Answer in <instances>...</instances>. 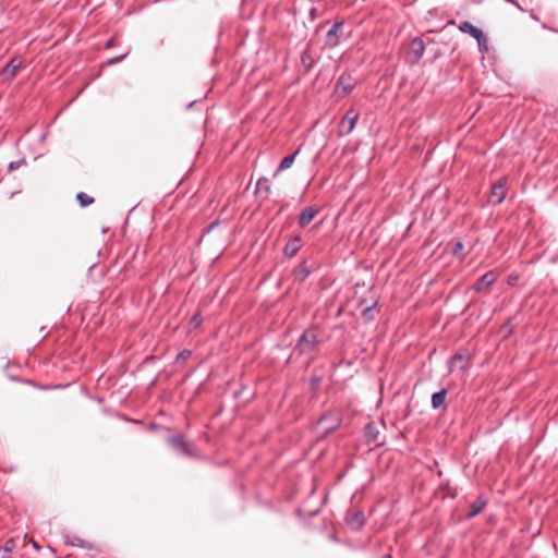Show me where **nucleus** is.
Here are the masks:
<instances>
[{
  "label": "nucleus",
  "mask_w": 558,
  "mask_h": 558,
  "mask_svg": "<svg viewBox=\"0 0 558 558\" xmlns=\"http://www.w3.org/2000/svg\"><path fill=\"white\" fill-rule=\"evenodd\" d=\"M318 349V330L315 327L307 328L303 331L294 348V352L299 355H313Z\"/></svg>",
  "instance_id": "nucleus-1"
},
{
  "label": "nucleus",
  "mask_w": 558,
  "mask_h": 558,
  "mask_svg": "<svg viewBox=\"0 0 558 558\" xmlns=\"http://www.w3.org/2000/svg\"><path fill=\"white\" fill-rule=\"evenodd\" d=\"M359 116V112L354 108H350L347 111L339 123L338 132L340 136L349 135L354 130Z\"/></svg>",
  "instance_id": "nucleus-2"
},
{
  "label": "nucleus",
  "mask_w": 558,
  "mask_h": 558,
  "mask_svg": "<svg viewBox=\"0 0 558 558\" xmlns=\"http://www.w3.org/2000/svg\"><path fill=\"white\" fill-rule=\"evenodd\" d=\"M343 22H336L330 29L326 34L325 38V47L332 49L337 47L340 43V37L342 34Z\"/></svg>",
  "instance_id": "nucleus-3"
},
{
  "label": "nucleus",
  "mask_w": 558,
  "mask_h": 558,
  "mask_svg": "<svg viewBox=\"0 0 558 558\" xmlns=\"http://www.w3.org/2000/svg\"><path fill=\"white\" fill-rule=\"evenodd\" d=\"M168 442L171 445V447L173 449H175L177 451H179L185 456L193 454L190 445L185 441V438H184L183 434H181V433L171 435L168 438Z\"/></svg>",
  "instance_id": "nucleus-4"
},
{
  "label": "nucleus",
  "mask_w": 558,
  "mask_h": 558,
  "mask_svg": "<svg viewBox=\"0 0 558 558\" xmlns=\"http://www.w3.org/2000/svg\"><path fill=\"white\" fill-rule=\"evenodd\" d=\"M460 31L470 34L477 40L478 47L482 49L485 46L486 38L482 29L475 27L470 22H462L459 26Z\"/></svg>",
  "instance_id": "nucleus-5"
},
{
  "label": "nucleus",
  "mask_w": 558,
  "mask_h": 558,
  "mask_svg": "<svg viewBox=\"0 0 558 558\" xmlns=\"http://www.w3.org/2000/svg\"><path fill=\"white\" fill-rule=\"evenodd\" d=\"M23 65H24L23 60L19 57H14L2 69L1 75L4 76L5 80L10 81L16 76L17 71L21 68H23Z\"/></svg>",
  "instance_id": "nucleus-6"
},
{
  "label": "nucleus",
  "mask_w": 558,
  "mask_h": 558,
  "mask_svg": "<svg viewBox=\"0 0 558 558\" xmlns=\"http://www.w3.org/2000/svg\"><path fill=\"white\" fill-rule=\"evenodd\" d=\"M507 179H501L490 189V203L499 204L506 197Z\"/></svg>",
  "instance_id": "nucleus-7"
},
{
  "label": "nucleus",
  "mask_w": 558,
  "mask_h": 558,
  "mask_svg": "<svg viewBox=\"0 0 558 558\" xmlns=\"http://www.w3.org/2000/svg\"><path fill=\"white\" fill-rule=\"evenodd\" d=\"M303 240L301 235L298 234L290 238L283 247V255L289 258L295 256L296 253L301 250Z\"/></svg>",
  "instance_id": "nucleus-8"
},
{
  "label": "nucleus",
  "mask_w": 558,
  "mask_h": 558,
  "mask_svg": "<svg viewBox=\"0 0 558 558\" xmlns=\"http://www.w3.org/2000/svg\"><path fill=\"white\" fill-rule=\"evenodd\" d=\"M365 514L363 511L349 512L345 518V522L352 530H360L365 524Z\"/></svg>",
  "instance_id": "nucleus-9"
},
{
  "label": "nucleus",
  "mask_w": 558,
  "mask_h": 558,
  "mask_svg": "<svg viewBox=\"0 0 558 558\" xmlns=\"http://www.w3.org/2000/svg\"><path fill=\"white\" fill-rule=\"evenodd\" d=\"M354 86L355 81L350 75L342 74L336 83V92H342L344 95H348L352 92Z\"/></svg>",
  "instance_id": "nucleus-10"
},
{
  "label": "nucleus",
  "mask_w": 558,
  "mask_h": 558,
  "mask_svg": "<svg viewBox=\"0 0 558 558\" xmlns=\"http://www.w3.org/2000/svg\"><path fill=\"white\" fill-rule=\"evenodd\" d=\"M318 214V209L314 206L305 207L299 216V225L304 228L312 222L315 216Z\"/></svg>",
  "instance_id": "nucleus-11"
},
{
  "label": "nucleus",
  "mask_w": 558,
  "mask_h": 558,
  "mask_svg": "<svg viewBox=\"0 0 558 558\" xmlns=\"http://www.w3.org/2000/svg\"><path fill=\"white\" fill-rule=\"evenodd\" d=\"M425 51V44L420 37H415L410 43V54L414 57V62L418 61Z\"/></svg>",
  "instance_id": "nucleus-12"
},
{
  "label": "nucleus",
  "mask_w": 558,
  "mask_h": 558,
  "mask_svg": "<svg viewBox=\"0 0 558 558\" xmlns=\"http://www.w3.org/2000/svg\"><path fill=\"white\" fill-rule=\"evenodd\" d=\"M299 153L300 149H296L293 154L286 156L279 163L277 170L274 172V177H277L280 172L291 168Z\"/></svg>",
  "instance_id": "nucleus-13"
},
{
  "label": "nucleus",
  "mask_w": 558,
  "mask_h": 558,
  "mask_svg": "<svg viewBox=\"0 0 558 558\" xmlns=\"http://www.w3.org/2000/svg\"><path fill=\"white\" fill-rule=\"evenodd\" d=\"M311 275V269L305 263L300 264L294 270H293V278L295 281L303 282L305 281L308 276Z\"/></svg>",
  "instance_id": "nucleus-14"
},
{
  "label": "nucleus",
  "mask_w": 558,
  "mask_h": 558,
  "mask_svg": "<svg viewBox=\"0 0 558 558\" xmlns=\"http://www.w3.org/2000/svg\"><path fill=\"white\" fill-rule=\"evenodd\" d=\"M365 437L367 442L377 444L379 440V430L377 429L376 425L371 422L366 424L365 426Z\"/></svg>",
  "instance_id": "nucleus-15"
},
{
  "label": "nucleus",
  "mask_w": 558,
  "mask_h": 558,
  "mask_svg": "<svg viewBox=\"0 0 558 558\" xmlns=\"http://www.w3.org/2000/svg\"><path fill=\"white\" fill-rule=\"evenodd\" d=\"M63 542L65 545H70V546H76V547H80V548H87L88 547V543L76 536V535H64L63 536Z\"/></svg>",
  "instance_id": "nucleus-16"
},
{
  "label": "nucleus",
  "mask_w": 558,
  "mask_h": 558,
  "mask_svg": "<svg viewBox=\"0 0 558 558\" xmlns=\"http://www.w3.org/2000/svg\"><path fill=\"white\" fill-rule=\"evenodd\" d=\"M486 500L484 497H478L470 508V511L468 512L469 518H473L477 515L480 512H482L486 507Z\"/></svg>",
  "instance_id": "nucleus-17"
},
{
  "label": "nucleus",
  "mask_w": 558,
  "mask_h": 558,
  "mask_svg": "<svg viewBox=\"0 0 558 558\" xmlns=\"http://www.w3.org/2000/svg\"><path fill=\"white\" fill-rule=\"evenodd\" d=\"M446 396H447V390L446 389H441V390H439L437 392H434L433 396H432V407H433V409H439L445 403Z\"/></svg>",
  "instance_id": "nucleus-18"
},
{
  "label": "nucleus",
  "mask_w": 558,
  "mask_h": 558,
  "mask_svg": "<svg viewBox=\"0 0 558 558\" xmlns=\"http://www.w3.org/2000/svg\"><path fill=\"white\" fill-rule=\"evenodd\" d=\"M270 190L271 189H270L267 178L263 177L257 180V183H256L257 192L264 191L266 193V195L268 196V194L270 193Z\"/></svg>",
  "instance_id": "nucleus-19"
},
{
  "label": "nucleus",
  "mask_w": 558,
  "mask_h": 558,
  "mask_svg": "<svg viewBox=\"0 0 558 558\" xmlns=\"http://www.w3.org/2000/svg\"><path fill=\"white\" fill-rule=\"evenodd\" d=\"M76 199L80 203L82 207H86L94 203V198L89 195H87L84 192H80L76 194Z\"/></svg>",
  "instance_id": "nucleus-20"
},
{
  "label": "nucleus",
  "mask_w": 558,
  "mask_h": 558,
  "mask_svg": "<svg viewBox=\"0 0 558 558\" xmlns=\"http://www.w3.org/2000/svg\"><path fill=\"white\" fill-rule=\"evenodd\" d=\"M203 318L199 313L194 314L189 322V329L194 330L201 327Z\"/></svg>",
  "instance_id": "nucleus-21"
},
{
  "label": "nucleus",
  "mask_w": 558,
  "mask_h": 558,
  "mask_svg": "<svg viewBox=\"0 0 558 558\" xmlns=\"http://www.w3.org/2000/svg\"><path fill=\"white\" fill-rule=\"evenodd\" d=\"M15 547V541L13 538H10L5 542L4 546L0 548V550H3V554L10 558L11 551Z\"/></svg>",
  "instance_id": "nucleus-22"
},
{
  "label": "nucleus",
  "mask_w": 558,
  "mask_h": 558,
  "mask_svg": "<svg viewBox=\"0 0 558 558\" xmlns=\"http://www.w3.org/2000/svg\"><path fill=\"white\" fill-rule=\"evenodd\" d=\"M374 306H375V304H373L371 306H367L366 308L363 310L362 317L364 318V320L371 322V320L374 319V315H373V307Z\"/></svg>",
  "instance_id": "nucleus-23"
},
{
  "label": "nucleus",
  "mask_w": 558,
  "mask_h": 558,
  "mask_svg": "<svg viewBox=\"0 0 558 558\" xmlns=\"http://www.w3.org/2000/svg\"><path fill=\"white\" fill-rule=\"evenodd\" d=\"M465 355L462 352H457L450 360L451 366H456L459 362H462Z\"/></svg>",
  "instance_id": "nucleus-24"
},
{
  "label": "nucleus",
  "mask_w": 558,
  "mask_h": 558,
  "mask_svg": "<svg viewBox=\"0 0 558 558\" xmlns=\"http://www.w3.org/2000/svg\"><path fill=\"white\" fill-rule=\"evenodd\" d=\"M192 355V351L191 350H187V349H184L182 350L178 355H177V361H185L187 360L189 357H191Z\"/></svg>",
  "instance_id": "nucleus-25"
},
{
  "label": "nucleus",
  "mask_w": 558,
  "mask_h": 558,
  "mask_svg": "<svg viewBox=\"0 0 558 558\" xmlns=\"http://www.w3.org/2000/svg\"><path fill=\"white\" fill-rule=\"evenodd\" d=\"M128 54H129V52H125V53H123V54H121V56H119V57L110 58V59H108V60L106 61V64H107V65L116 64V63H118V62L122 61V60H123Z\"/></svg>",
  "instance_id": "nucleus-26"
},
{
  "label": "nucleus",
  "mask_w": 558,
  "mask_h": 558,
  "mask_svg": "<svg viewBox=\"0 0 558 558\" xmlns=\"http://www.w3.org/2000/svg\"><path fill=\"white\" fill-rule=\"evenodd\" d=\"M23 163H25V159H21V160H16V161H11L9 163V171H14L16 169H19Z\"/></svg>",
  "instance_id": "nucleus-27"
},
{
  "label": "nucleus",
  "mask_w": 558,
  "mask_h": 558,
  "mask_svg": "<svg viewBox=\"0 0 558 558\" xmlns=\"http://www.w3.org/2000/svg\"><path fill=\"white\" fill-rule=\"evenodd\" d=\"M462 251H463V244H462V242H457V243H454V246H453V250H452L453 254H454V255H458V254H460Z\"/></svg>",
  "instance_id": "nucleus-28"
},
{
  "label": "nucleus",
  "mask_w": 558,
  "mask_h": 558,
  "mask_svg": "<svg viewBox=\"0 0 558 558\" xmlns=\"http://www.w3.org/2000/svg\"><path fill=\"white\" fill-rule=\"evenodd\" d=\"M488 279V274H484L481 276V284H485L486 280Z\"/></svg>",
  "instance_id": "nucleus-29"
},
{
  "label": "nucleus",
  "mask_w": 558,
  "mask_h": 558,
  "mask_svg": "<svg viewBox=\"0 0 558 558\" xmlns=\"http://www.w3.org/2000/svg\"><path fill=\"white\" fill-rule=\"evenodd\" d=\"M113 46V39H109L107 43H106V48H110Z\"/></svg>",
  "instance_id": "nucleus-30"
},
{
  "label": "nucleus",
  "mask_w": 558,
  "mask_h": 558,
  "mask_svg": "<svg viewBox=\"0 0 558 558\" xmlns=\"http://www.w3.org/2000/svg\"><path fill=\"white\" fill-rule=\"evenodd\" d=\"M217 223H218L217 221H214L213 223H210L208 226V231L213 230L217 226Z\"/></svg>",
  "instance_id": "nucleus-31"
},
{
  "label": "nucleus",
  "mask_w": 558,
  "mask_h": 558,
  "mask_svg": "<svg viewBox=\"0 0 558 558\" xmlns=\"http://www.w3.org/2000/svg\"><path fill=\"white\" fill-rule=\"evenodd\" d=\"M32 543H33V546H34L36 549H39V545L37 544V542H36V541H33Z\"/></svg>",
  "instance_id": "nucleus-32"
},
{
  "label": "nucleus",
  "mask_w": 558,
  "mask_h": 558,
  "mask_svg": "<svg viewBox=\"0 0 558 558\" xmlns=\"http://www.w3.org/2000/svg\"><path fill=\"white\" fill-rule=\"evenodd\" d=\"M0 558H9V557L3 554V550H0Z\"/></svg>",
  "instance_id": "nucleus-33"
},
{
  "label": "nucleus",
  "mask_w": 558,
  "mask_h": 558,
  "mask_svg": "<svg viewBox=\"0 0 558 558\" xmlns=\"http://www.w3.org/2000/svg\"><path fill=\"white\" fill-rule=\"evenodd\" d=\"M384 558H392L390 555L385 556Z\"/></svg>",
  "instance_id": "nucleus-34"
}]
</instances>
